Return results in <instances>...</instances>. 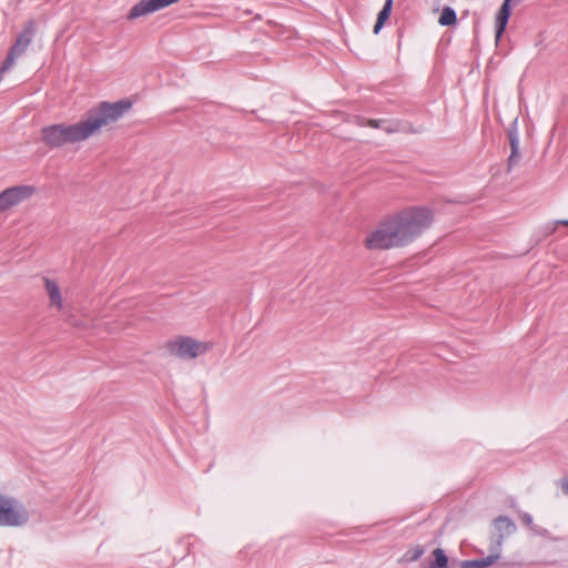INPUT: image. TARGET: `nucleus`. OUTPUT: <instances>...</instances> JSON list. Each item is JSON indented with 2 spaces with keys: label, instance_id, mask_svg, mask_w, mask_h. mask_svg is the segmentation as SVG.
<instances>
[{
  "label": "nucleus",
  "instance_id": "nucleus-1",
  "mask_svg": "<svg viewBox=\"0 0 568 568\" xmlns=\"http://www.w3.org/2000/svg\"><path fill=\"white\" fill-rule=\"evenodd\" d=\"M434 214L425 206H410L394 213L369 231L364 245L368 250L404 247L419 237L433 223Z\"/></svg>",
  "mask_w": 568,
  "mask_h": 568
},
{
  "label": "nucleus",
  "instance_id": "nucleus-2",
  "mask_svg": "<svg viewBox=\"0 0 568 568\" xmlns=\"http://www.w3.org/2000/svg\"><path fill=\"white\" fill-rule=\"evenodd\" d=\"M434 214L425 206H410L394 213L369 231L364 245L368 250L404 247L419 237L433 223Z\"/></svg>",
  "mask_w": 568,
  "mask_h": 568
},
{
  "label": "nucleus",
  "instance_id": "nucleus-3",
  "mask_svg": "<svg viewBox=\"0 0 568 568\" xmlns=\"http://www.w3.org/2000/svg\"><path fill=\"white\" fill-rule=\"evenodd\" d=\"M434 214L425 206H410L394 213L369 231L364 245L368 250L404 247L419 237L433 223Z\"/></svg>",
  "mask_w": 568,
  "mask_h": 568
},
{
  "label": "nucleus",
  "instance_id": "nucleus-4",
  "mask_svg": "<svg viewBox=\"0 0 568 568\" xmlns=\"http://www.w3.org/2000/svg\"><path fill=\"white\" fill-rule=\"evenodd\" d=\"M434 214L425 206H410L394 213L369 231L364 245L368 250L404 247L419 237L433 223Z\"/></svg>",
  "mask_w": 568,
  "mask_h": 568
},
{
  "label": "nucleus",
  "instance_id": "nucleus-5",
  "mask_svg": "<svg viewBox=\"0 0 568 568\" xmlns=\"http://www.w3.org/2000/svg\"><path fill=\"white\" fill-rule=\"evenodd\" d=\"M132 103L122 99L115 102H102L90 110L84 119L72 124H54L42 130V141L51 148H61L87 141L102 128L111 126L122 119Z\"/></svg>",
  "mask_w": 568,
  "mask_h": 568
},
{
  "label": "nucleus",
  "instance_id": "nucleus-6",
  "mask_svg": "<svg viewBox=\"0 0 568 568\" xmlns=\"http://www.w3.org/2000/svg\"><path fill=\"white\" fill-rule=\"evenodd\" d=\"M29 520L30 513L21 500L0 493V527H23Z\"/></svg>",
  "mask_w": 568,
  "mask_h": 568
},
{
  "label": "nucleus",
  "instance_id": "nucleus-7",
  "mask_svg": "<svg viewBox=\"0 0 568 568\" xmlns=\"http://www.w3.org/2000/svg\"><path fill=\"white\" fill-rule=\"evenodd\" d=\"M168 352L181 359H194L210 349V344L189 336H176L166 342Z\"/></svg>",
  "mask_w": 568,
  "mask_h": 568
},
{
  "label": "nucleus",
  "instance_id": "nucleus-8",
  "mask_svg": "<svg viewBox=\"0 0 568 568\" xmlns=\"http://www.w3.org/2000/svg\"><path fill=\"white\" fill-rule=\"evenodd\" d=\"M36 193L32 185H14L0 192V213L7 212L24 201L29 200Z\"/></svg>",
  "mask_w": 568,
  "mask_h": 568
},
{
  "label": "nucleus",
  "instance_id": "nucleus-9",
  "mask_svg": "<svg viewBox=\"0 0 568 568\" xmlns=\"http://www.w3.org/2000/svg\"><path fill=\"white\" fill-rule=\"evenodd\" d=\"M42 282L49 298V306L58 312H64L67 310V301L62 286L57 280L50 277H43Z\"/></svg>",
  "mask_w": 568,
  "mask_h": 568
},
{
  "label": "nucleus",
  "instance_id": "nucleus-10",
  "mask_svg": "<svg viewBox=\"0 0 568 568\" xmlns=\"http://www.w3.org/2000/svg\"><path fill=\"white\" fill-rule=\"evenodd\" d=\"M180 0H140L133 6L128 14L129 20H134L165 9Z\"/></svg>",
  "mask_w": 568,
  "mask_h": 568
},
{
  "label": "nucleus",
  "instance_id": "nucleus-11",
  "mask_svg": "<svg viewBox=\"0 0 568 568\" xmlns=\"http://www.w3.org/2000/svg\"><path fill=\"white\" fill-rule=\"evenodd\" d=\"M31 42V31H23L17 39L14 45L11 48L8 58L3 62V65L0 69V75L4 72L9 71L16 63V60L20 58Z\"/></svg>",
  "mask_w": 568,
  "mask_h": 568
},
{
  "label": "nucleus",
  "instance_id": "nucleus-12",
  "mask_svg": "<svg viewBox=\"0 0 568 568\" xmlns=\"http://www.w3.org/2000/svg\"><path fill=\"white\" fill-rule=\"evenodd\" d=\"M517 0H504L501 7L499 8L496 19H495V28H496V34L495 39L496 42H498L507 27L510 13H511V7L513 3Z\"/></svg>",
  "mask_w": 568,
  "mask_h": 568
},
{
  "label": "nucleus",
  "instance_id": "nucleus-13",
  "mask_svg": "<svg viewBox=\"0 0 568 568\" xmlns=\"http://www.w3.org/2000/svg\"><path fill=\"white\" fill-rule=\"evenodd\" d=\"M493 528L495 532L498 535V541L494 549L500 550L503 539L514 534L516 530V526L514 521L508 517L500 516L494 520Z\"/></svg>",
  "mask_w": 568,
  "mask_h": 568
},
{
  "label": "nucleus",
  "instance_id": "nucleus-14",
  "mask_svg": "<svg viewBox=\"0 0 568 568\" xmlns=\"http://www.w3.org/2000/svg\"><path fill=\"white\" fill-rule=\"evenodd\" d=\"M500 558L499 549H491L490 555L475 560H465L460 562V568H487Z\"/></svg>",
  "mask_w": 568,
  "mask_h": 568
},
{
  "label": "nucleus",
  "instance_id": "nucleus-15",
  "mask_svg": "<svg viewBox=\"0 0 568 568\" xmlns=\"http://www.w3.org/2000/svg\"><path fill=\"white\" fill-rule=\"evenodd\" d=\"M393 7V0H385V4L378 13L376 23L374 26V33L377 34L384 27L385 21L389 18Z\"/></svg>",
  "mask_w": 568,
  "mask_h": 568
},
{
  "label": "nucleus",
  "instance_id": "nucleus-16",
  "mask_svg": "<svg viewBox=\"0 0 568 568\" xmlns=\"http://www.w3.org/2000/svg\"><path fill=\"white\" fill-rule=\"evenodd\" d=\"M457 21L456 12L450 7H445L439 17L438 23L444 27L453 26Z\"/></svg>",
  "mask_w": 568,
  "mask_h": 568
},
{
  "label": "nucleus",
  "instance_id": "nucleus-17",
  "mask_svg": "<svg viewBox=\"0 0 568 568\" xmlns=\"http://www.w3.org/2000/svg\"><path fill=\"white\" fill-rule=\"evenodd\" d=\"M434 561L430 565V568H447L448 566V558L445 555L444 550L440 548H437L433 551Z\"/></svg>",
  "mask_w": 568,
  "mask_h": 568
},
{
  "label": "nucleus",
  "instance_id": "nucleus-18",
  "mask_svg": "<svg viewBox=\"0 0 568 568\" xmlns=\"http://www.w3.org/2000/svg\"><path fill=\"white\" fill-rule=\"evenodd\" d=\"M509 141L511 150H514V153H518L519 151V135H518V129H517V119L513 122V128L509 132Z\"/></svg>",
  "mask_w": 568,
  "mask_h": 568
},
{
  "label": "nucleus",
  "instance_id": "nucleus-19",
  "mask_svg": "<svg viewBox=\"0 0 568 568\" xmlns=\"http://www.w3.org/2000/svg\"><path fill=\"white\" fill-rule=\"evenodd\" d=\"M424 554V549L420 546H416L415 548L408 550L402 558L403 561H415L420 558Z\"/></svg>",
  "mask_w": 568,
  "mask_h": 568
},
{
  "label": "nucleus",
  "instance_id": "nucleus-20",
  "mask_svg": "<svg viewBox=\"0 0 568 568\" xmlns=\"http://www.w3.org/2000/svg\"><path fill=\"white\" fill-rule=\"evenodd\" d=\"M65 322L72 326H77V327L81 326L73 314H67Z\"/></svg>",
  "mask_w": 568,
  "mask_h": 568
},
{
  "label": "nucleus",
  "instance_id": "nucleus-21",
  "mask_svg": "<svg viewBox=\"0 0 568 568\" xmlns=\"http://www.w3.org/2000/svg\"><path fill=\"white\" fill-rule=\"evenodd\" d=\"M520 520L523 524L527 525V526H532V517L531 515L527 514V513H524L520 515Z\"/></svg>",
  "mask_w": 568,
  "mask_h": 568
},
{
  "label": "nucleus",
  "instance_id": "nucleus-22",
  "mask_svg": "<svg viewBox=\"0 0 568 568\" xmlns=\"http://www.w3.org/2000/svg\"><path fill=\"white\" fill-rule=\"evenodd\" d=\"M559 486L565 495H568V477L560 480Z\"/></svg>",
  "mask_w": 568,
  "mask_h": 568
},
{
  "label": "nucleus",
  "instance_id": "nucleus-23",
  "mask_svg": "<svg viewBox=\"0 0 568 568\" xmlns=\"http://www.w3.org/2000/svg\"><path fill=\"white\" fill-rule=\"evenodd\" d=\"M518 158H519L518 153H514V150H511V154H510V156H509V159H508V162H509V166H510V168H511L514 164H516V163H517Z\"/></svg>",
  "mask_w": 568,
  "mask_h": 568
},
{
  "label": "nucleus",
  "instance_id": "nucleus-24",
  "mask_svg": "<svg viewBox=\"0 0 568 568\" xmlns=\"http://www.w3.org/2000/svg\"><path fill=\"white\" fill-rule=\"evenodd\" d=\"M384 122H381V121H376V120H369L367 121V124L372 128H382V124Z\"/></svg>",
  "mask_w": 568,
  "mask_h": 568
},
{
  "label": "nucleus",
  "instance_id": "nucleus-25",
  "mask_svg": "<svg viewBox=\"0 0 568 568\" xmlns=\"http://www.w3.org/2000/svg\"><path fill=\"white\" fill-rule=\"evenodd\" d=\"M561 223H562L564 225H568V220H564V221H561Z\"/></svg>",
  "mask_w": 568,
  "mask_h": 568
},
{
  "label": "nucleus",
  "instance_id": "nucleus-26",
  "mask_svg": "<svg viewBox=\"0 0 568 568\" xmlns=\"http://www.w3.org/2000/svg\"><path fill=\"white\" fill-rule=\"evenodd\" d=\"M358 125H364V121L363 120H358Z\"/></svg>",
  "mask_w": 568,
  "mask_h": 568
}]
</instances>
